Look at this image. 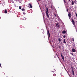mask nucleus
<instances>
[{"instance_id": "f8f14e48", "label": "nucleus", "mask_w": 77, "mask_h": 77, "mask_svg": "<svg viewBox=\"0 0 77 77\" xmlns=\"http://www.w3.org/2000/svg\"><path fill=\"white\" fill-rule=\"evenodd\" d=\"M21 10H22V11H26V9L23 8L21 9Z\"/></svg>"}, {"instance_id": "f3484780", "label": "nucleus", "mask_w": 77, "mask_h": 77, "mask_svg": "<svg viewBox=\"0 0 77 77\" xmlns=\"http://www.w3.org/2000/svg\"><path fill=\"white\" fill-rule=\"evenodd\" d=\"M58 41H59V42H60V41H61V39L60 38H59L58 39Z\"/></svg>"}, {"instance_id": "bb28decb", "label": "nucleus", "mask_w": 77, "mask_h": 77, "mask_svg": "<svg viewBox=\"0 0 77 77\" xmlns=\"http://www.w3.org/2000/svg\"><path fill=\"white\" fill-rule=\"evenodd\" d=\"M54 15H55V17H56L57 16L55 14H54Z\"/></svg>"}, {"instance_id": "9b49d317", "label": "nucleus", "mask_w": 77, "mask_h": 77, "mask_svg": "<svg viewBox=\"0 0 77 77\" xmlns=\"http://www.w3.org/2000/svg\"><path fill=\"white\" fill-rule=\"evenodd\" d=\"M72 74L73 75H74V70H72Z\"/></svg>"}, {"instance_id": "ddd939ff", "label": "nucleus", "mask_w": 77, "mask_h": 77, "mask_svg": "<svg viewBox=\"0 0 77 77\" xmlns=\"http://www.w3.org/2000/svg\"><path fill=\"white\" fill-rule=\"evenodd\" d=\"M5 14H7V10H6V9H5Z\"/></svg>"}, {"instance_id": "4be33fe9", "label": "nucleus", "mask_w": 77, "mask_h": 77, "mask_svg": "<svg viewBox=\"0 0 77 77\" xmlns=\"http://www.w3.org/2000/svg\"><path fill=\"white\" fill-rule=\"evenodd\" d=\"M66 37V36L65 35L63 36V37L64 38H65V37Z\"/></svg>"}, {"instance_id": "39448f33", "label": "nucleus", "mask_w": 77, "mask_h": 77, "mask_svg": "<svg viewBox=\"0 0 77 77\" xmlns=\"http://www.w3.org/2000/svg\"><path fill=\"white\" fill-rule=\"evenodd\" d=\"M72 52H75V49L74 48H72Z\"/></svg>"}, {"instance_id": "f03ea898", "label": "nucleus", "mask_w": 77, "mask_h": 77, "mask_svg": "<svg viewBox=\"0 0 77 77\" xmlns=\"http://www.w3.org/2000/svg\"><path fill=\"white\" fill-rule=\"evenodd\" d=\"M56 26H57V28L59 29L60 28V26L59 25V23H57L56 25Z\"/></svg>"}, {"instance_id": "5701e85b", "label": "nucleus", "mask_w": 77, "mask_h": 77, "mask_svg": "<svg viewBox=\"0 0 77 77\" xmlns=\"http://www.w3.org/2000/svg\"><path fill=\"white\" fill-rule=\"evenodd\" d=\"M63 1L64 2V3H66V1L65 0H63Z\"/></svg>"}, {"instance_id": "f257e3e1", "label": "nucleus", "mask_w": 77, "mask_h": 77, "mask_svg": "<svg viewBox=\"0 0 77 77\" xmlns=\"http://www.w3.org/2000/svg\"><path fill=\"white\" fill-rule=\"evenodd\" d=\"M46 12V15L47 16L48 18H49V15L48 13V8L46 7V10L45 11Z\"/></svg>"}, {"instance_id": "72a5a7b5", "label": "nucleus", "mask_w": 77, "mask_h": 77, "mask_svg": "<svg viewBox=\"0 0 77 77\" xmlns=\"http://www.w3.org/2000/svg\"><path fill=\"white\" fill-rule=\"evenodd\" d=\"M66 71H67V70H66Z\"/></svg>"}, {"instance_id": "2f4dec72", "label": "nucleus", "mask_w": 77, "mask_h": 77, "mask_svg": "<svg viewBox=\"0 0 77 77\" xmlns=\"http://www.w3.org/2000/svg\"><path fill=\"white\" fill-rule=\"evenodd\" d=\"M69 1H70V0H69Z\"/></svg>"}, {"instance_id": "20e7f679", "label": "nucleus", "mask_w": 77, "mask_h": 77, "mask_svg": "<svg viewBox=\"0 0 77 77\" xmlns=\"http://www.w3.org/2000/svg\"><path fill=\"white\" fill-rule=\"evenodd\" d=\"M68 17H69V19H71V13L69 12L68 14Z\"/></svg>"}, {"instance_id": "dca6fc26", "label": "nucleus", "mask_w": 77, "mask_h": 77, "mask_svg": "<svg viewBox=\"0 0 77 77\" xmlns=\"http://www.w3.org/2000/svg\"><path fill=\"white\" fill-rule=\"evenodd\" d=\"M59 48H61V46L60 45H59L58 46Z\"/></svg>"}, {"instance_id": "9d476101", "label": "nucleus", "mask_w": 77, "mask_h": 77, "mask_svg": "<svg viewBox=\"0 0 77 77\" xmlns=\"http://www.w3.org/2000/svg\"><path fill=\"white\" fill-rule=\"evenodd\" d=\"M62 33H63V34H65V33H66V31L64 30V31H62Z\"/></svg>"}, {"instance_id": "6ab92c4d", "label": "nucleus", "mask_w": 77, "mask_h": 77, "mask_svg": "<svg viewBox=\"0 0 77 77\" xmlns=\"http://www.w3.org/2000/svg\"><path fill=\"white\" fill-rule=\"evenodd\" d=\"M71 66V69H72V70L73 71V70H73V67H72Z\"/></svg>"}, {"instance_id": "6e6552de", "label": "nucleus", "mask_w": 77, "mask_h": 77, "mask_svg": "<svg viewBox=\"0 0 77 77\" xmlns=\"http://www.w3.org/2000/svg\"><path fill=\"white\" fill-rule=\"evenodd\" d=\"M29 6H30V8H32V4L30 3H29L28 4Z\"/></svg>"}, {"instance_id": "7c9ffc66", "label": "nucleus", "mask_w": 77, "mask_h": 77, "mask_svg": "<svg viewBox=\"0 0 77 77\" xmlns=\"http://www.w3.org/2000/svg\"><path fill=\"white\" fill-rule=\"evenodd\" d=\"M1 4L2 5H3V3H2Z\"/></svg>"}, {"instance_id": "7ed1b4c3", "label": "nucleus", "mask_w": 77, "mask_h": 77, "mask_svg": "<svg viewBox=\"0 0 77 77\" xmlns=\"http://www.w3.org/2000/svg\"><path fill=\"white\" fill-rule=\"evenodd\" d=\"M72 23L74 26H75V22L74 21L73 19H72Z\"/></svg>"}, {"instance_id": "aec40b11", "label": "nucleus", "mask_w": 77, "mask_h": 77, "mask_svg": "<svg viewBox=\"0 0 77 77\" xmlns=\"http://www.w3.org/2000/svg\"><path fill=\"white\" fill-rule=\"evenodd\" d=\"M19 8L20 9H21V7L20 6L19 7Z\"/></svg>"}, {"instance_id": "393cba45", "label": "nucleus", "mask_w": 77, "mask_h": 77, "mask_svg": "<svg viewBox=\"0 0 77 77\" xmlns=\"http://www.w3.org/2000/svg\"><path fill=\"white\" fill-rule=\"evenodd\" d=\"M53 76H56V74H53Z\"/></svg>"}, {"instance_id": "a878e982", "label": "nucleus", "mask_w": 77, "mask_h": 77, "mask_svg": "<svg viewBox=\"0 0 77 77\" xmlns=\"http://www.w3.org/2000/svg\"><path fill=\"white\" fill-rule=\"evenodd\" d=\"M23 15H26V13H25V12H23Z\"/></svg>"}, {"instance_id": "423d86ee", "label": "nucleus", "mask_w": 77, "mask_h": 77, "mask_svg": "<svg viewBox=\"0 0 77 77\" xmlns=\"http://www.w3.org/2000/svg\"><path fill=\"white\" fill-rule=\"evenodd\" d=\"M48 35L49 37H50V34L49 31H48Z\"/></svg>"}, {"instance_id": "0eeeda50", "label": "nucleus", "mask_w": 77, "mask_h": 77, "mask_svg": "<svg viewBox=\"0 0 77 77\" xmlns=\"http://www.w3.org/2000/svg\"><path fill=\"white\" fill-rule=\"evenodd\" d=\"M63 43H64V44H65V45L66 44V41L65 40V39H64Z\"/></svg>"}, {"instance_id": "2eb2a0df", "label": "nucleus", "mask_w": 77, "mask_h": 77, "mask_svg": "<svg viewBox=\"0 0 77 77\" xmlns=\"http://www.w3.org/2000/svg\"><path fill=\"white\" fill-rule=\"evenodd\" d=\"M51 8L52 9H54V8H53V6L52 5L51 6Z\"/></svg>"}, {"instance_id": "a211bd4d", "label": "nucleus", "mask_w": 77, "mask_h": 77, "mask_svg": "<svg viewBox=\"0 0 77 77\" xmlns=\"http://www.w3.org/2000/svg\"><path fill=\"white\" fill-rule=\"evenodd\" d=\"M27 18L26 17H24L23 18V20H26Z\"/></svg>"}, {"instance_id": "1a4fd4ad", "label": "nucleus", "mask_w": 77, "mask_h": 77, "mask_svg": "<svg viewBox=\"0 0 77 77\" xmlns=\"http://www.w3.org/2000/svg\"><path fill=\"white\" fill-rule=\"evenodd\" d=\"M61 57H62V58L63 60H64V57L63 56V55H62V54H61Z\"/></svg>"}, {"instance_id": "f704fd0d", "label": "nucleus", "mask_w": 77, "mask_h": 77, "mask_svg": "<svg viewBox=\"0 0 77 77\" xmlns=\"http://www.w3.org/2000/svg\"><path fill=\"white\" fill-rule=\"evenodd\" d=\"M53 72H54V71H53Z\"/></svg>"}, {"instance_id": "412c9836", "label": "nucleus", "mask_w": 77, "mask_h": 77, "mask_svg": "<svg viewBox=\"0 0 77 77\" xmlns=\"http://www.w3.org/2000/svg\"><path fill=\"white\" fill-rule=\"evenodd\" d=\"M72 39L73 42H74V38H72Z\"/></svg>"}, {"instance_id": "473e14b6", "label": "nucleus", "mask_w": 77, "mask_h": 77, "mask_svg": "<svg viewBox=\"0 0 77 77\" xmlns=\"http://www.w3.org/2000/svg\"><path fill=\"white\" fill-rule=\"evenodd\" d=\"M38 0V1H40V0Z\"/></svg>"}, {"instance_id": "c85d7f7f", "label": "nucleus", "mask_w": 77, "mask_h": 77, "mask_svg": "<svg viewBox=\"0 0 77 77\" xmlns=\"http://www.w3.org/2000/svg\"><path fill=\"white\" fill-rule=\"evenodd\" d=\"M66 12H68V9H67L66 10Z\"/></svg>"}, {"instance_id": "b1692460", "label": "nucleus", "mask_w": 77, "mask_h": 77, "mask_svg": "<svg viewBox=\"0 0 77 77\" xmlns=\"http://www.w3.org/2000/svg\"><path fill=\"white\" fill-rule=\"evenodd\" d=\"M75 14H76V17H77V13L75 12Z\"/></svg>"}, {"instance_id": "cd10ccee", "label": "nucleus", "mask_w": 77, "mask_h": 77, "mask_svg": "<svg viewBox=\"0 0 77 77\" xmlns=\"http://www.w3.org/2000/svg\"><path fill=\"white\" fill-rule=\"evenodd\" d=\"M1 66H2V64H1V63H0V67H1Z\"/></svg>"}, {"instance_id": "4468645a", "label": "nucleus", "mask_w": 77, "mask_h": 77, "mask_svg": "<svg viewBox=\"0 0 77 77\" xmlns=\"http://www.w3.org/2000/svg\"><path fill=\"white\" fill-rule=\"evenodd\" d=\"M74 1H72V5H74Z\"/></svg>"}, {"instance_id": "c756f323", "label": "nucleus", "mask_w": 77, "mask_h": 77, "mask_svg": "<svg viewBox=\"0 0 77 77\" xmlns=\"http://www.w3.org/2000/svg\"><path fill=\"white\" fill-rule=\"evenodd\" d=\"M71 54H72V55H73V54H74L73 53H71Z\"/></svg>"}]
</instances>
